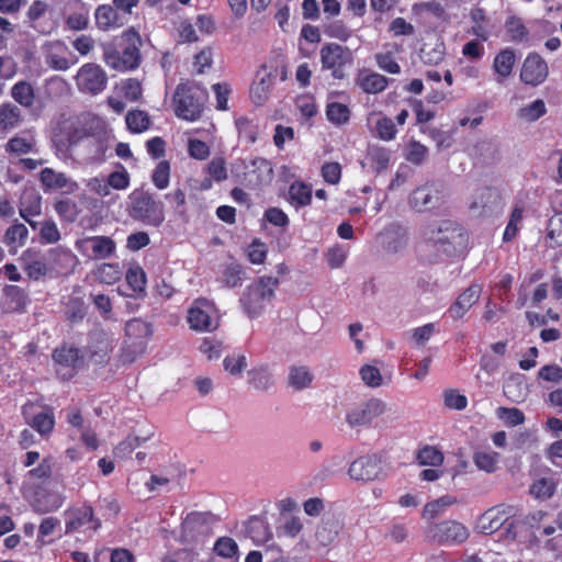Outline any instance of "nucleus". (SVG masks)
<instances>
[{
    "instance_id": "f257e3e1",
    "label": "nucleus",
    "mask_w": 562,
    "mask_h": 562,
    "mask_svg": "<svg viewBox=\"0 0 562 562\" xmlns=\"http://www.w3.org/2000/svg\"><path fill=\"white\" fill-rule=\"evenodd\" d=\"M422 238L418 251L419 256L427 261L436 260L440 254H453L463 248L468 240L463 227L449 220L427 225L422 233Z\"/></svg>"
},
{
    "instance_id": "f03ea898",
    "label": "nucleus",
    "mask_w": 562,
    "mask_h": 562,
    "mask_svg": "<svg viewBox=\"0 0 562 562\" xmlns=\"http://www.w3.org/2000/svg\"><path fill=\"white\" fill-rule=\"evenodd\" d=\"M207 91L195 82L178 85L173 94L175 113L179 119L194 122L202 115Z\"/></svg>"
},
{
    "instance_id": "7ed1b4c3",
    "label": "nucleus",
    "mask_w": 562,
    "mask_h": 562,
    "mask_svg": "<svg viewBox=\"0 0 562 562\" xmlns=\"http://www.w3.org/2000/svg\"><path fill=\"white\" fill-rule=\"evenodd\" d=\"M153 336L150 323L133 318L125 324V338L121 348L120 359L123 363H132L146 351Z\"/></svg>"
},
{
    "instance_id": "20e7f679",
    "label": "nucleus",
    "mask_w": 562,
    "mask_h": 562,
    "mask_svg": "<svg viewBox=\"0 0 562 562\" xmlns=\"http://www.w3.org/2000/svg\"><path fill=\"white\" fill-rule=\"evenodd\" d=\"M279 280L273 277H260L248 285L240 297L244 312L250 317H258L265 307L271 303Z\"/></svg>"
},
{
    "instance_id": "39448f33",
    "label": "nucleus",
    "mask_w": 562,
    "mask_h": 562,
    "mask_svg": "<svg viewBox=\"0 0 562 562\" xmlns=\"http://www.w3.org/2000/svg\"><path fill=\"white\" fill-rule=\"evenodd\" d=\"M124 47L122 53L114 49L106 50L104 60L108 66L124 71L138 67L142 46L140 35L132 27L123 33Z\"/></svg>"
},
{
    "instance_id": "423d86ee",
    "label": "nucleus",
    "mask_w": 562,
    "mask_h": 562,
    "mask_svg": "<svg viewBox=\"0 0 562 562\" xmlns=\"http://www.w3.org/2000/svg\"><path fill=\"white\" fill-rule=\"evenodd\" d=\"M516 514L517 508L515 506L499 504L485 510L480 516L477 520V529L485 535H492L504 527L507 538L515 539L516 525L513 518Z\"/></svg>"
},
{
    "instance_id": "0eeeda50",
    "label": "nucleus",
    "mask_w": 562,
    "mask_h": 562,
    "mask_svg": "<svg viewBox=\"0 0 562 562\" xmlns=\"http://www.w3.org/2000/svg\"><path fill=\"white\" fill-rule=\"evenodd\" d=\"M323 70H329L334 79L346 77L345 68L353 61V54L347 46L337 43L325 44L319 52Z\"/></svg>"
},
{
    "instance_id": "6e6552de",
    "label": "nucleus",
    "mask_w": 562,
    "mask_h": 562,
    "mask_svg": "<svg viewBox=\"0 0 562 562\" xmlns=\"http://www.w3.org/2000/svg\"><path fill=\"white\" fill-rule=\"evenodd\" d=\"M386 412V403L371 397L350 406L346 412V423L351 428L369 427L374 419Z\"/></svg>"
},
{
    "instance_id": "1a4fd4ad",
    "label": "nucleus",
    "mask_w": 562,
    "mask_h": 562,
    "mask_svg": "<svg viewBox=\"0 0 562 562\" xmlns=\"http://www.w3.org/2000/svg\"><path fill=\"white\" fill-rule=\"evenodd\" d=\"M131 215L154 226H159L164 220V204L147 192H134L131 196Z\"/></svg>"
},
{
    "instance_id": "9d476101",
    "label": "nucleus",
    "mask_w": 562,
    "mask_h": 562,
    "mask_svg": "<svg viewBox=\"0 0 562 562\" xmlns=\"http://www.w3.org/2000/svg\"><path fill=\"white\" fill-rule=\"evenodd\" d=\"M503 207L501 192L492 187L477 188L471 195L469 210L476 216H490Z\"/></svg>"
},
{
    "instance_id": "9b49d317",
    "label": "nucleus",
    "mask_w": 562,
    "mask_h": 562,
    "mask_svg": "<svg viewBox=\"0 0 562 562\" xmlns=\"http://www.w3.org/2000/svg\"><path fill=\"white\" fill-rule=\"evenodd\" d=\"M26 23L30 29L41 35H49L58 26L53 16V10H50L48 3L42 0H35L29 7Z\"/></svg>"
},
{
    "instance_id": "f8f14e48",
    "label": "nucleus",
    "mask_w": 562,
    "mask_h": 562,
    "mask_svg": "<svg viewBox=\"0 0 562 562\" xmlns=\"http://www.w3.org/2000/svg\"><path fill=\"white\" fill-rule=\"evenodd\" d=\"M75 247L81 256L93 260L106 259L111 257L116 249L115 243L111 237L99 235L77 239Z\"/></svg>"
},
{
    "instance_id": "ddd939ff",
    "label": "nucleus",
    "mask_w": 562,
    "mask_h": 562,
    "mask_svg": "<svg viewBox=\"0 0 562 562\" xmlns=\"http://www.w3.org/2000/svg\"><path fill=\"white\" fill-rule=\"evenodd\" d=\"M469 535V529L456 520H445L428 528V537L441 544L462 543Z\"/></svg>"
},
{
    "instance_id": "4468645a",
    "label": "nucleus",
    "mask_w": 562,
    "mask_h": 562,
    "mask_svg": "<svg viewBox=\"0 0 562 562\" xmlns=\"http://www.w3.org/2000/svg\"><path fill=\"white\" fill-rule=\"evenodd\" d=\"M76 82L80 91L95 95L105 89L108 77L100 66L85 64L78 70Z\"/></svg>"
},
{
    "instance_id": "2eb2a0df",
    "label": "nucleus",
    "mask_w": 562,
    "mask_h": 562,
    "mask_svg": "<svg viewBox=\"0 0 562 562\" xmlns=\"http://www.w3.org/2000/svg\"><path fill=\"white\" fill-rule=\"evenodd\" d=\"M52 278L71 273L78 265L77 256L63 246L49 248L44 252Z\"/></svg>"
},
{
    "instance_id": "dca6fc26",
    "label": "nucleus",
    "mask_w": 562,
    "mask_h": 562,
    "mask_svg": "<svg viewBox=\"0 0 562 562\" xmlns=\"http://www.w3.org/2000/svg\"><path fill=\"white\" fill-rule=\"evenodd\" d=\"M212 305L206 300H196L188 310L187 321L195 331H212L217 328V321L212 317Z\"/></svg>"
},
{
    "instance_id": "f3484780",
    "label": "nucleus",
    "mask_w": 562,
    "mask_h": 562,
    "mask_svg": "<svg viewBox=\"0 0 562 562\" xmlns=\"http://www.w3.org/2000/svg\"><path fill=\"white\" fill-rule=\"evenodd\" d=\"M408 203L417 212H426L438 207L441 203L439 186L427 182L416 188L409 195Z\"/></svg>"
},
{
    "instance_id": "a211bd4d",
    "label": "nucleus",
    "mask_w": 562,
    "mask_h": 562,
    "mask_svg": "<svg viewBox=\"0 0 562 562\" xmlns=\"http://www.w3.org/2000/svg\"><path fill=\"white\" fill-rule=\"evenodd\" d=\"M382 472L381 460L376 454H366L353 460L348 475L353 481L369 482L379 477Z\"/></svg>"
},
{
    "instance_id": "6ab92c4d",
    "label": "nucleus",
    "mask_w": 562,
    "mask_h": 562,
    "mask_svg": "<svg viewBox=\"0 0 562 562\" xmlns=\"http://www.w3.org/2000/svg\"><path fill=\"white\" fill-rule=\"evenodd\" d=\"M55 371L63 380L71 379L81 361L80 350L71 346H63L53 353Z\"/></svg>"
},
{
    "instance_id": "aec40b11",
    "label": "nucleus",
    "mask_w": 562,
    "mask_h": 562,
    "mask_svg": "<svg viewBox=\"0 0 562 562\" xmlns=\"http://www.w3.org/2000/svg\"><path fill=\"white\" fill-rule=\"evenodd\" d=\"M277 75V68L267 65L261 66L257 71L250 88V97L255 104L261 105L268 100Z\"/></svg>"
},
{
    "instance_id": "412c9836",
    "label": "nucleus",
    "mask_w": 562,
    "mask_h": 562,
    "mask_svg": "<svg viewBox=\"0 0 562 562\" xmlns=\"http://www.w3.org/2000/svg\"><path fill=\"white\" fill-rule=\"evenodd\" d=\"M99 527L100 521L93 517V509L90 506H82L67 513L66 533L97 531Z\"/></svg>"
},
{
    "instance_id": "4be33fe9",
    "label": "nucleus",
    "mask_w": 562,
    "mask_h": 562,
    "mask_svg": "<svg viewBox=\"0 0 562 562\" xmlns=\"http://www.w3.org/2000/svg\"><path fill=\"white\" fill-rule=\"evenodd\" d=\"M88 137L86 131L79 126L69 125L60 130L53 137L56 155L59 158H67L70 149L80 143L85 145V139Z\"/></svg>"
},
{
    "instance_id": "5701e85b",
    "label": "nucleus",
    "mask_w": 562,
    "mask_h": 562,
    "mask_svg": "<svg viewBox=\"0 0 562 562\" xmlns=\"http://www.w3.org/2000/svg\"><path fill=\"white\" fill-rule=\"evenodd\" d=\"M548 65L546 60L538 54H529L521 66L520 79L528 86H539L548 77Z\"/></svg>"
},
{
    "instance_id": "b1692460",
    "label": "nucleus",
    "mask_w": 562,
    "mask_h": 562,
    "mask_svg": "<svg viewBox=\"0 0 562 562\" xmlns=\"http://www.w3.org/2000/svg\"><path fill=\"white\" fill-rule=\"evenodd\" d=\"M20 260L24 272L30 279L34 281L44 278L53 279L44 254L29 248L22 252Z\"/></svg>"
},
{
    "instance_id": "393cba45",
    "label": "nucleus",
    "mask_w": 562,
    "mask_h": 562,
    "mask_svg": "<svg viewBox=\"0 0 562 562\" xmlns=\"http://www.w3.org/2000/svg\"><path fill=\"white\" fill-rule=\"evenodd\" d=\"M379 240L385 252L401 254L408 245V233L402 226L390 225L379 235Z\"/></svg>"
},
{
    "instance_id": "a878e982",
    "label": "nucleus",
    "mask_w": 562,
    "mask_h": 562,
    "mask_svg": "<svg viewBox=\"0 0 562 562\" xmlns=\"http://www.w3.org/2000/svg\"><path fill=\"white\" fill-rule=\"evenodd\" d=\"M244 179L248 187L256 188L272 179V167L265 158H254L245 165Z\"/></svg>"
},
{
    "instance_id": "bb28decb",
    "label": "nucleus",
    "mask_w": 562,
    "mask_h": 562,
    "mask_svg": "<svg viewBox=\"0 0 562 562\" xmlns=\"http://www.w3.org/2000/svg\"><path fill=\"white\" fill-rule=\"evenodd\" d=\"M34 404L29 403L23 405L22 414L27 424L31 425L38 434L46 436L52 432L55 425L54 413L50 408H45L38 413H34Z\"/></svg>"
},
{
    "instance_id": "cd10ccee",
    "label": "nucleus",
    "mask_w": 562,
    "mask_h": 562,
    "mask_svg": "<svg viewBox=\"0 0 562 562\" xmlns=\"http://www.w3.org/2000/svg\"><path fill=\"white\" fill-rule=\"evenodd\" d=\"M65 502V497L57 491L41 488L35 493L32 502V508L37 514H48L59 509Z\"/></svg>"
},
{
    "instance_id": "c85d7f7f",
    "label": "nucleus",
    "mask_w": 562,
    "mask_h": 562,
    "mask_svg": "<svg viewBox=\"0 0 562 562\" xmlns=\"http://www.w3.org/2000/svg\"><path fill=\"white\" fill-rule=\"evenodd\" d=\"M41 182L47 189L63 190L65 193H74L78 189V183L64 172H56L52 168H44L41 171Z\"/></svg>"
},
{
    "instance_id": "c756f323",
    "label": "nucleus",
    "mask_w": 562,
    "mask_h": 562,
    "mask_svg": "<svg viewBox=\"0 0 562 562\" xmlns=\"http://www.w3.org/2000/svg\"><path fill=\"white\" fill-rule=\"evenodd\" d=\"M355 82L363 92L376 94L387 88L389 78L379 72L362 69L358 72Z\"/></svg>"
},
{
    "instance_id": "7c9ffc66",
    "label": "nucleus",
    "mask_w": 562,
    "mask_h": 562,
    "mask_svg": "<svg viewBox=\"0 0 562 562\" xmlns=\"http://www.w3.org/2000/svg\"><path fill=\"white\" fill-rule=\"evenodd\" d=\"M401 52V46L395 43H386L382 50L374 55V60L379 69L391 75H398L401 66L396 60V55Z\"/></svg>"
},
{
    "instance_id": "2f4dec72",
    "label": "nucleus",
    "mask_w": 562,
    "mask_h": 562,
    "mask_svg": "<svg viewBox=\"0 0 562 562\" xmlns=\"http://www.w3.org/2000/svg\"><path fill=\"white\" fill-rule=\"evenodd\" d=\"M516 63V55L514 49L504 48L502 49L493 60V70L495 74V81L499 85L510 77L514 66Z\"/></svg>"
},
{
    "instance_id": "473e14b6",
    "label": "nucleus",
    "mask_w": 562,
    "mask_h": 562,
    "mask_svg": "<svg viewBox=\"0 0 562 562\" xmlns=\"http://www.w3.org/2000/svg\"><path fill=\"white\" fill-rule=\"evenodd\" d=\"M27 304V294L18 285H7L3 289L1 310L3 313H13L24 310Z\"/></svg>"
},
{
    "instance_id": "72a5a7b5",
    "label": "nucleus",
    "mask_w": 562,
    "mask_h": 562,
    "mask_svg": "<svg viewBox=\"0 0 562 562\" xmlns=\"http://www.w3.org/2000/svg\"><path fill=\"white\" fill-rule=\"evenodd\" d=\"M207 531L205 519L202 514H189L181 525V541L192 542L198 536L204 535Z\"/></svg>"
},
{
    "instance_id": "f704fd0d",
    "label": "nucleus",
    "mask_w": 562,
    "mask_h": 562,
    "mask_svg": "<svg viewBox=\"0 0 562 562\" xmlns=\"http://www.w3.org/2000/svg\"><path fill=\"white\" fill-rule=\"evenodd\" d=\"M481 286L473 284L459 295L456 303L449 308L452 318H461L469 308L479 300Z\"/></svg>"
},
{
    "instance_id": "c9c22d12",
    "label": "nucleus",
    "mask_w": 562,
    "mask_h": 562,
    "mask_svg": "<svg viewBox=\"0 0 562 562\" xmlns=\"http://www.w3.org/2000/svg\"><path fill=\"white\" fill-rule=\"evenodd\" d=\"M248 384L257 391H268L274 385V376L267 364L252 368L247 372Z\"/></svg>"
},
{
    "instance_id": "e433bc0d",
    "label": "nucleus",
    "mask_w": 562,
    "mask_h": 562,
    "mask_svg": "<svg viewBox=\"0 0 562 562\" xmlns=\"http://www.w3.org/2000/svg\"><path fill=\"white\" fill-rule=\"evenodd\" d=\"M97 26L102 31H109L123 25L117 11L111 5H99L94 12Z\"/></svg>"
},
{
    "instance_id": "4c0bfd02",
    "label": "nucleus",
    "mask_w": 562,
    "mask_h": 562,
    "mask_svg": "<svg viewBox=\"0 0 562 562\" xmlns=\"http://www.w3.org/2000/svg\"><path fill=\"white\" fill-rule=\"evenodd\" d=\"M27 236V227L22 223H14L5 231L3 243L9 247V251L14 255L19 248L25 245Z\"/></svg>"
},
{
    "instance_id": "58836bf2",
    "label": "nucleus",
    "mask_w": 562,
    "mask_h": 562,
    "mask_svg": "<svg viewBox=\"0 0 562 562\" xmlns=\"http://www.w3.org/2000/svg\"><path fill=\"white\" fill-rule=\"evenodd\" d=\"M314 379L312 370L306 366H292L289 369L288 384L295 391L311 386Z\"/></svg>"
},
{
    "instance_id": "ea45409f",
    "label": "nucleus",
    "mask_w": 562,
    "mask_h": 562,
    "mask_svg": "<svg viewBox=\"0 0 562 562\" xmlns=\"http://www.w3.org/2000/svg\"><path fill=\"white\" fill-rule=\"evenodd\" d=\"M289 201L296 209L310 205L312 187L302 181H294L289 188Z\"/></svg>"
},
{
    "instance_id": "a19ab883",
    "label": "nucleus",
    "mask_w": 562,
    "mask_h": 562,
    "mask_svg": "<svg viewBox=\"0 0 562 562\" xmlns=\"http://www.w3.org/2000/svg\"><path fill=\"white\" fill-rule=\"evenodd\" d=\"M11 97L21 106L31 108L35 101V90L31 82L20 80L11 88Z\"/></svg>"
},
{
    "instance_id": "79ce46f5",
    "label": "nucleus",
    "mask_w": 562,
    "mask_h": 562,
    "mask_svg": "<svg viewBox=\"0 0 562 562\" xmlns=\"http://www.w3.org/2000/svg\"><path fill=\"white\" fill-rule=\"evenodd\" d=\"M246 532L255 543H263L272 538L268 524L258 517H251L247 521Z\"/></svg>"
},
{
    "instance_id": "37998d69",
    "label": "nucleus",
    "mask_w": 562,
    "mask_h": 562,
    "mask_svg": "<svg viewBox=\"0 0 562 562\" xmlns=\"http://www.w3.org/2000/svg\"><path fill=\"white\" fill-rule=\"evenodd\" d=\"M41 200V196L33 191L30 193H24L19 207L21 217L29 220V217L40 215L42 212Z\"/></svg>"
},
{
    "instance_id": "c03bdc74",
    "label": "nucleus",
    "mask_w": 562,
    "mask_h": 562,
    "mask_svg": "<svg viewBox=\"0 0 562 562\" xmlns=\"http://www.w3.org/2000/svg\"><path fill=\"white\" fill-rule=\"evenodd\" d=\"M127 130L132 133L139 134L149 128L150 119L147 112L142 110L128 111L125 116Z\"/></svg>"
},
{
    "instance_id": "a18cd8bd",
    "label": "nucleus",
    "mask_w": 562,
    "mask_h": 562,
    "mask_svg": "<svg viewBox=\"0 0 562 562\" xmlns=\"http://www.w3.org/2000/svg\"><path fill=\"white\" fill-rule=\"evenodd\" d=\"M245 272L239 263L231 262L223 268L220 277V282L228 288H236L241 285Z\"/></svg>"
},
{
    "instance_id": "49530a36",
    "label": "nucleus",
    "mask_w": 562,
    "mask_h": 562,
    "mask_svg": "<svg viewBox=\"0 0 562 562\" xmlns=\"http://www.w3.org/2000/svg\"><path fill=\"white\" fill-rule=\"evenodd\" d=\"M85 148L87 161L100 164L104 160L108 146L103 139L89 136L85 139Z\"/></svg>"
},
{
    "instance_id": "de8ad7c7",
    "label": "nucleus",
    "mask_w": 562,
    "mask_h": 562,
    "mask_svg": "<svg viewBox=\"0 0 562 562\" xmlns=\"http://www.w3.org/2000/svg\"><path fill=\"white\" fill-rule=\"evenodd\" d=\"M473 462L479 470L493 473L498 467L499 454L491 450L477 451L473 456Z\"/></svg>"
},
{
    "instance_id": "09e8293b",
    "label": "nucleus",
    "mask_w": 562,
    "mask_h": 562,
    "mask_svg": "<svg viewBox=\"0 0 562 562\" xmlns=\"http://www.w3.org/2000/svg\"><path fill=\"white\" fill-rule=\"evenodd\" d=\"M547 113L546 103L541 99H537L531 103L520 108L517 116L525 122H535Z\"/></svg>"
},
{
    "instance_id": "8fccbe9b",
    "label": "nucleus",
    "mask_w": 562,
    "mask_h": 562,
    "mask_svg": "<svg viewBox=\"0 0 562 562\" xmlns=\"http://www.w3.org/2000/svg\"><path fill=\"white\" fill-rule=\"evenodd\" d=\"M151 437V434H147L146 436H127L123 441H121L114 449V456L116 458H127L137 447H139L143 442L147 441Z\"/></svg>"
},
{
    "instance_id": "3c124183",
    "label": "nucleus",
    "mask_w": 562,
    "mask_h": 562,
    "mask_svg": "<svg viewBox=\"0 0 562 562\" xmlns=\"http://www.w3.org/2000/svg\"><path fill=\"white\" fill-rule=\"evenodd\" d=\"M95 279L105 284H114L122 277V271L119 265L102 263L94 270Z\"/></svg>"
},
{
    "instance_id": "603ef678",
    "label": "nucleus",
    "mask_w": 562,
    "mask_h": 562,
    "mask_svg": "<svg viewBox=\"0 0 562 562\" xmlns=\"http://www.w3.org/2000/svg\"><path fill=\"white\" fill-rule=\"evenodd\" d=\"M456 498L449 495H445L436 501L427 503L423 510V517L425 519H434L439 516L447 507L456 503Z\"/></svg>"
},
{
    "instance_id": "864d4df0",
    "label": "nucleus",
    "mask_w": 562,
    "mask_h": 562,
    "mask_svg": "<svg viewBox=\"0 0 562 562\" xmlns=\"http://www.w3.org/2000/svg\"><path fill=\"white\" fill-rule=\"evenodd\" d=\"M21 119L20 109L11 103L0 106V127L3 130L13 128Z\"/></svg>"
},
{
    "instance_id": "5fc2aeb1",
    "label": "nucleus",
    "mask_w": 562,
    "mask_h": 562,
    "mask_svg": "<svg viewBox=\"0 0 562 562\" xmlns=\"http://www.w3.org/2000/svg\"><path fill=\"white\" fill-rule=\"evenodd\" d=\"M125 279L134 293H143L146 288V273L139 266H132L125 274Z\"/></svg>"
},
{
    "instance_id": "6e6d98bb",
    "label": "nucleus",
    "mask_w": 562,
    "mask_h": 562,
    "mask_svg": "<svg viewBox=\"0 0 562 562\" xmlns=\"http://www.w3.org/2000/svg\"><path fill=\"white\" fill-rule=\"evenodd\" d=\"M40 243L43 245L56 244L60 239L57 224L52 220L41 222L38 227Z\"/></svg>"
},
{
    "instance_id": "4d7b16f0",
    "label": "nucleus",
    "mask_w": 562,
    "mask_h": 562,
    "mask_svg": "<svg viewBox=\"0 0 562 562\" xmlns=\"http://www.w3.org/2000/svg\"><path fill=\"white\" fill-rule=\"evenodd\" d=\"M555 491V483L552 479L542 477L536 480L530 486V494L539 499L550 498Z\"/></svg>"
},
{
    "instance_id": "13d9d810",
    "label": "nucleus",
    "mask_w": 562,
    "mask_h": 562,
    "mask_svg": "<svg viewBox=\"0 0 562 562\" xmlns=\"http://www.w3.org/2000/svg\"><path fill=\"white\" fill-rule=\"evenodd\" d=\"M326 115L331 123L341 125L348 122L350 110L342 103L333 102L327 105Z\"/></svg>"
},
{
    "instance_id": "bf43d9fd",
    "label": "nucleus",
    "mask_w": 562,
    "mask_h": 562,
    "mask_svg": "<svg viewBox=\"0 0 562 562\" xmlns=\"http://www.w3.org/2000/svg\"><path fill=\"white\" fill-rule=\"evenodd\" d=\"M214 551L218 557L233 559L238 555V546L234 539L229 537H221L214 544Z\"/></svg>"
},
{
    "instance_id": "052dcab7",
    "label": "nucleus",
    "mask_w": 562,
    "mask_h": 562,
    "mask_svg": "<svg viewBox=\"0 0 562 562\" xmlns=\"http://www.w3.org/2000/svg\"><path fill=\"white\" fill-rule=\"evenodd\" d=\"M223 366L229 374L240 376L247 367V358L243 353H234L224 358Z\"/></svg>"
},
{
    "instance_id": "680f3d73",
    "label": "nucleus",
    "mask_w": 562,
    "mask_h": 562,
    "mask_svg": "<svg viewBox=\"0 0 562 562\" xmlns=\"http://www.w3.org/2000/svg\"><path fill=\"white\" fill-rule=\"evenodd\" d=\"M239 137L246 139L249 143H255L257 140L258 126L254 123V121L247 117H238L235 121Z\"/></svg>"
},
{
    "instance_id": "e2e57ef3",
    "label": "nucleus",
    "mask_w": 562,
    "mask_h": 562,
    "mask_svg": "<svg viewBox=\"0 0 562 562\" xmlns=\"http://www.w3.org/2000/svg\"><path fill=\"white\" fill-rule=\"evenodd\" d=\"M522 213H524V211H522V207H520V206H516L513 210L509 221L507 223V226L504 231V235H503L504 241H510L517 235V233L521 226Z\"/></svg>"
},
{
    "instance_id": "0e129e2a",
    "label": "nucleus",
    "mask_w": 562,
    "mask_h": 562,
    "mask_svg": "<svg viewBox=\"0 0 562 562\" xmlns=\"http://www.w3.org/2000/svg\"><path fill=\"white\" fill-rule=\"evenodd\" d=\"M170 179V164L167 160H161L157 164L151 180L155 187L164 190L169 186Z\"/></svg>"
},
{
    "instance_id": "69168bd1",
    "label": "nucleus",
    "mask_w": 562,
    "mask_h": 562,
    "mask_svg": "<svg viewBox=\"0 0 562 562\" xmlns=\"http://www.w3.org/2000/svg\"><path fill=\"white\" fill-rule=\"evenodd\" d=\"M375 132L379 138L389 142L395 138L397 130L392 119L381 116L376 120Z\"/></svg>"
},
{
    "instance_id": "338daca9",
    "label": "nucleus",
    "mask_w": 562,
    "mask_h": 562,
    "mask_svg": "<svg viewBox=\"0 0 562 562\" xmlns=\"http://www.w3.org/2000/svg\"><path fill=\"white\" fill-rule=\"evenodd\" d=\"M436 333V324L429 323L416 327L411 331V339L415 347H423Z\"/></svg>"
},
{
    "instance_id": "774afa93",
    "label": "nucleus",
    "mask_w": 562,
    "mask_h": 562,
    "mask_svg": "<svg viewBox=\"0 0 562 562\" xmlns=\"http://www.w3.org/2000/svg\"><path fill=\"white\" fill-rule=\"evenodd\" d=\"M417 459L422 465H440L443 461V456L435 447L426 446L419 450Z\"/></svg>"
}]
</instances>
